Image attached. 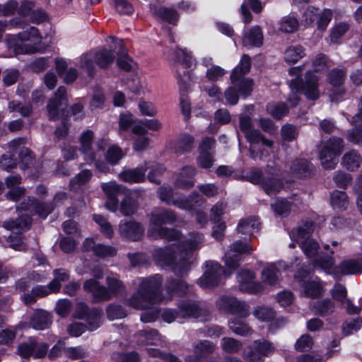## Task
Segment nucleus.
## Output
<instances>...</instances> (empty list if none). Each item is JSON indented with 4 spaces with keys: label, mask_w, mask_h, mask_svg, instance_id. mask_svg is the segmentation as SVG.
I'll return each instance as SVG.
<instances>
[{
    "label": "nucleus",
    "mask_w": 362,
    "mask_h": 362,
    "mask_svg": "<svg viewBox=\"0 0 362 362\" xmlns=\"http://www.w3.org/2000/svg\"><path fill=\"white\" fill-rule=\"evenodd\" d=\"M204 241L202 233L192 232L179 245L172 244L154 250L153 258L160 266H170L175 274L183 276L193 264L194 252L202 247Z\"/></svg>",
    "instance_id": "obj_1"
},
{
    "label": "nucleus",
    "mask_w": 362,
    "mask_h": 362,
    "mask_svg": "<svg viewBox=\"0 0 362 362\" xmlns=\"http://www.w3.org/2000/svg\"><path fill=\"white\" fill-rule=\"evenodd\" d=\"M162 283L163 278L160 274L134 279L132 285L136 291L126 300V305L136 310H145L153 304L162 302L164 300L160 295Z\"/></svg>",
    "instance_id": "obj_2"
},
{
    "label": "nucleus",
    "mask_w": 362,
    "mask_h": 362,
    "mask_svg": "<svg viewBox=\"0 0 362 362\" xmlns=\"http://www.w3.org/2000/svg\"><path fill=\"white\" fill-rule=\"evenodd\" d=\"M280 177V170L271 165H267L264 170L252 168L245 175L236 176L237 179L259 185L269 195L275 194L283 188L284 185Z\"/></svg>",
    "instance_id": "obj_3"
},
{
    "label": "nucleus",
    "mask_w": 362,
    "mask_h": 362,
    "mask_svg": "<svg viewBox=\"0 0 362 362\" xmlns=\"http://www.w3.org/2000/svg\"><path fill=\"white\" fill-rule=\"evenodd\" d=\"M54 209L52 203L40 202L35 199L28 198V203H23L22 206L18 208L21 217L16 220L7 221L4 223V227L8 230H25L30 228L31 218L23 211L35 212L42 218H45Z\"/></svg>",
    "instance_id": "obj_4"
},
{
    "label": "nucleus",
    "mask_w": 362,
    "mask_h": 362,
    "mask_svg": "<svg viewBox=\"0 0 362 362\" xmlns=\"http://www.w3.org/2000/svg\"><path fill=\"white\" fill-rule=\"evenodd\" d=\"M41 39L38 30L35 27H30L18 35H8L6 43L13 54H19L37 51V45L40 43Z\"/></svg>",
    "instance_id": "obj_5"
},
{
    "label": "nucleus",
    "mask_w": 362,
    "mask_h": 362,
    "mask_svg": "<svg viewBox=\"0 0 362 362\" xmlns=\"http://www.w3.org/2000/svg\"><path fill=\"white\" fill-rule=\"evenodd\" d=\"M344 140L341 138L332 136L322 143L320 151V160L325 170L334 169L337 163V158L344 150Z\"/></svg>",
    "instance_id": "obj_6"
},
{
    "label": "nucleus",
    "mask_w": 362,
    "mask_h": 362,
    "mask_svg": "<svg viewBox=\"0 0 362 362\" xmlns=\"http://www.w3.org/2000/svg\"><path fill=\"white\" fill-rule=\"evenodd\" d=\"M315 224L311 221H306L298 227L292 236L295 238L304 254L309 258L314 257L320 248L319 244L310 238L314 231Z\"/></svg>",
    "instance_id": "obj_7"
},
{
    "label": "nucleus",
    "mask_w": 362,
    "mask_h": 362,
    "mask_svg": "<svg viewBox=\"0 0 362 362\" xmlns=\"http://www.w3.org/2000/svg\"><path fill=\"white\" fill-rule=\"evenodd\" d=\"M251 68V60L248 55L243 54L240 64L235 67L231 75V83L238 88V92L245 96H247L252 90V80L245 78Z\"/></svg>",
    "instance_id": "obj_8"
},
{
    "label": "nucleus",
    "mask_w": 362,
    "mask_h": 362,
    "mask_svg": "<svg viewBox=\"0 0 362 362\" xmlns=\"http://www.w3.org/2000/svg\"><path fill=\"white\" fill-rule=\"evenodd\" d=\"M223 269L221 264L216 262L207 261L206 269L203 275L198 279V284L203 288H212L218 286L223 276H229L234 270Z\"/></svg>",
    "instance_id": "obj_9"
},
{
    "label": "nucleus",
    "mask_w": 362,
    "mask_h": 362,
    "mask_svg": "<svg viewBox=\"0 0 362 362\" xmlns=\"http://www.w3.org/2000/svg\"><path fill=\"white\" fill-rule=\"evenodd\" d=\"M252 250L253 248L250 245L240 240L233 243L223 257L226 267L228 269L235 270L241 261L240 255H250Z\"/></svg>",
    "instance_id": "obj_10"
},
{
    "label": "nucleus",
    "mask_w": 362,
    "mask_h": 362,
    "mask_svg": "<svg viewBox=\"0 0 362 362\" xmlns=\"http://www.w3.org/2000/svg\"><path fill=\"white\" fill-rule=\"evenodd\" d=\"M67 106L66 90L60 86L47 105V115L50 120H57L64 115V110Z\"/></svg>",
    "instance_id": "obj_11"
},
{
    "label": "nucleus",
    "mask_w": 362,
    "mask_h": 362,
    "mask_svg": "<svg viewBox=\"0 0 362 362\" xmlns=\"http://www.w3.org/2000/svg\"><path fill=\"white\" fill-rule=\"evenodd\" d=\"M158 198L168 205H173L177 208L190 210L193 205L191 201L184 195L174 193L169 187L162 186L157 191Z\"/></svg>",
    "instance_id": "obj_12"
},
{
    "label": "nucleus",
    "mask_w": 362,
    "mask_h": 362,
    "mask_svg": "<svg viewBox=\"0 0 362 362\" xmlns=\"http://www.w3.org/2000/svg\"><path fill=\"white\" fill-rule=\"evenodd\" d=\"M216 305L220 310L238 315L241 317L247 316L249 313L247 305L233 296L221 297L216 301Z\"/></svg>",
    "instance_id": "obj_13"
},
{
    "label": "nucleus",
    "mask_w": 362,
    "mask_h": 362,
    "mask_svg": "<svg viewBox=\"0 0 362 362\" xmlns=\"http://www.w3.org/2000/svg\"><path fill=\"white\" fill-rule=\"evenodd\" d=\"M177 305L183 320L206 317L208 315V311L194 300H182Z\"/></svg>",
    "instance_id": "obj_14"
},
{
    "label": "nucleus",
    "mask_w": 362,
    "mask_h": 362,
    "mask_svg": "<svg viewBox=\"0 0 362 362\" xmlns=\"http://www.w3.org/2000/svg\"><path fill=\"white\" fill-rule=\"evenodd\" d=\"M144 232V227L139 223L133 220L121 221L119 224L120 236L129 240H139L143 237Z\"/></svg>",
    "instance_id": "obj_15"
},
{
    "label": "nucleus",
    "mask_w": 362,
    "mask_h": 362,
    "mask_svg": "<svg viewBox=\"0 0 362 362\" xmlns=\"http://www.w3.org/2000/svg\"><path fill=\"white\" fill-rule=\"evenodd\" d=\"M85 291L91 294L94 303L108 301L111 300L109 290L98 280L90 279L86 280L83 286Z\"/></svg>",
    "instance_id": "obj_16"
},
{
    "label": "nucleus",
    "mask_w": 362,
    "mask_h": 362,
    "mask_svg": "<svg viewBox=\"0 0 362 362\" xmlns=\"http://www.w3.org/2000/svg\"><path fill=\"white\" fill-rule=\"evenodd\" d=\"M255 274L250 270H243L238 275L240 288L249 293L256 294L263 290L261 282L255 281Z\"/></svg>",
    "instance_id": "obj_17"
},
{
    "label": "nucleus",
    "mask_w": 362,
    "mask_h": 362,
    "mask_svg": "<svg viewBox=\"0 0 362 362\" xmlns=\"http://www.w3.org/2000/svg\"><path fill=\"white\" fill-rule=\"evenodd\" d=\"M319 77L311 71H307L305 76V83L302 81L301 92L305 97L312 100H316L320 98Z\"/></svg>",
    "instance_id": "obj_18"
},
{
    "label": "nucleus",
    "mask_w": 362,
    "mask_h": 362,
    "mask_svg": "<svg viewBox=\"0 0 362 362\" xmlns=\"http://www.w3.org/2000/svg\"><path fill=\"white\" fill-rule=\"evenodd\" d=\"M196 169L191 165L182 168L175 175L174 185L182 189H189L194 185V177L196 175Z\"/></svg>",
    "instance_id": "obj_19"
},
{
    "label": "nucleus",
    "mask_w": 362,
    "mask_h": 362,
    "mask_svg": "<svg viewBox=\"0 0 362 362\" xmlns=\"http://www.w3.org/2000/svg\"><path fill=\"white\" fill-rule=\"evenodd\" d=\"M176 221L175 214L168 209H163L159 212L151 214L148 229L163 228V224H172Z\"/></svg>",
    "instance_id": "obj_20"
},
{
    "label": "nucleus",
    "mask_w": 362,
    "mask_h": 362,
    "mask_svg": "<svg viewBox=\"0 0 362 362\" xmlns=\"http://www.w3.org/2000/svg\"><path fill=\"white\" fill-rule=\"evenodd\" d=\"M314 171L313 165L305 158H296L291 165V173L298 178L310 177Z\"/></svg>",
    "instance_id": "obj_21"
},
{
    "label": "nucleus",
    "mask_w": 362,
    "mask_h": 362,
    "mask_svg": "<svg viewBox=\"0 0 362 362\" xmlns=\"http://www.w3.org/2000/svg\"><path fill=\"white\" fill-rule=\"evenodd\" d=\"M93 139V132L91 130L84 132L81 137L80 150L84 156L87 164H91L96 159V151H91V145Z\"/></svg>",
    "instance_id": "obj_22"
},
{
    "label": "nucleus",
    "mask_w": 362,
    "mask_h": 362,
    "mask_svg": "<svg viewBox=\"0 0 362 362\" xmlns=\"http://www.w3.org/2000/svg\"><path fill=\"white\" fill-rule=\"evenodd\" d=\"M147 235L153 239H165L167 241L180 240L182 233L180 230L166 227L157 229H148Z\"/></svg>",
    "instance_id": "obj_23"
},
{
    "label": "nucleus",
    "mask_w": 362,
    "mask_h": 362,
    "mask_svg": "<svg viewBox=\"0 0 362 362\" xmlns=\"http://www.w3.org/2000/svg\"><path fill=\"white\" fill-rule=\"evenodd\" d=\"M147 168L144 166L138 167L133 169H127L121 172L118 177L125 182L140 183L145 180V174Z\"/></svg>",
    "instance_id": "obj_24"
},
{
    "label": "nucleus",
    "mask_w": 362,
    "mask_h": 362,
    "mask_svg": "<svg viewBox=\"0 0 362 362\" xmlns=\"http://www.w3.org/2000/svg\"><path fill=\"white\" fill-rule=\"evenodd\" d=\"M151 11L155 16L173 25H176L180 18L178 12L173 8L152 6Z\"/></svg>",
    "instance_id": "obj_25"
},
{
    "label": "nucleus",
    "mask_w": 362,
    "mask_h": 362,
    "mask_svg": "<svg viewBox=\"0 0 362 362\" xmlns=\"http://www.w3.org/2000/svg\"><path fill=\"white\" fill-rule=\"evenodd\" d=\"M52 322L51 315L44 310H37L30 319V325L35 329L49 328Z\"/></svg>",
    "instance_id": "obj_26"
},
{
    "label": "nucleus",
    "mask_w": 362,
    "mask_h": 362,
    "mask_svg": "<svg viewBox=\"0 0 362 362\" xmlns=\"http://www.w3.org/2000/svg\"><path fill=\"white\" fill-rule=\"evenodd\" d=\"M243 44L246 47H259L263 43V33L259 26L252 27L244 34Z\"/></svg>",
    "instance_id": "obj_27"
},
{
    "label": "nucleus",
    "mask_w": 362,
    "mask_h": 362,
    "mask_svg": "<svg viewBox=\"0 0 362 362\" xmlns=\"http://www.w3.org/2000/svg\"><path fill=\"white\" fill-rule=\"evenodd\" d=\"M280 271L275 263L267 265L261 274L262 283L274 286L279 282Z\"/></svg>",
    "instance_id": "obj_28"
},
{
    "label": "nucleus",
    "mask_w": 362,
    "mask_h": 362,
    "mask_svg": "<svg viewBox=\"0 0 362 362\" xmlns=\"http://www.w3.org/2000/svg\"><path fill=\"white\" fill-rule=\"evenodd\" d=\"M107 288L110 291V298L114 296L124 294L127 291L126 286L122 281H121L115 274H109L106 276Z\"/></svg>",
    "instance_id": "obj_29"
},
{
    "label": "nucleus",
    "mask_w": 362,
    "mask_h": 362,
    "mask_svg": "<svg viewBox=\"0 0 362 362\" xmlns=\"http://www.w3.org/2000/svg\"><path fill=\"white\" fill-rule=\"evenodd\" d=\"M362 163V158L356 150H351L344 154L341 165L348 170L354 171L358 169Z\"/></svg>",
    "instance_id": "obj_30"
},
{
    "label": "nucleus",
    "mask_w": 362,
    "mask_h": 362,
    "mask_svg": "<svg viewBox=\"0 0 362 362\" xmlns=\"http://www.w3.org/2000/svg\"><path fill=\"white\" fill-rule=\"evenodd\" d=\"M137 341L143 344H159L161 337L156 329H143L136 334Z\"/></svg>",
    "instance_id": "obj_31"
},
{
    "label": "nucleus",
    "mask_w": 362,
    "mask_h": 362,
    "mask_svg": "<svg viewBox=\"0 0 362 362\" xmlns=\"http://www.w3.org/2000/svg\"><path fill=\"white\" fill-rule=\"evenodd\" d=\"M346 76V71L343 69H334L329 72L327 75V81L333 87L337 88V94L341 95L344 93V89L341 87Z\"/></svg>",
    "instance_id": "obj_32"
},
{
    "label": "nucleus",
    "mask_w": 362,
    "mask_h": 362,
    "mask_svg": "<svg viewBox=\"0 0 362 362\" xmlns=\"http://www.w3.org/2000/svg\"><path fill=\"white\" fill-rule=\"evenodd\" d=\"M165 289L170 295L177 293L178 295H186L190 293V288L187 283L181 279H169L165 284Z\"/></svg>",
    "instance_id": "obj_33"
},
{
    "label": "nucleus",
    "mask_w": 362,
    "mask_h": 362,
    "mask_svg": "<svg viewBox=\"0 0 362 362\" xmlns=\"http://www.w3.org/2000/svg\"><path fill=\"white\" fill-rule=\"evenodd\" d=\"M330 203L334 209L346 210L349 205V199L344 191L334 190L330 196Z\"/></svg>",
    "instance_id": "obj_34"
},
{
    "label": "nucleus",
    "mask_w": 362,
    "mask_h": 362,
    "mask_svg": "<svg viewBox=\"0 0 362 362\" xmlns=\"http://www.w3.org/2000/svg\"><path fill=\"white\" fill-rule=\"evenodd\" d=\"M260 223L258 218L250 217L240 221L237 231L242 234L252 235L254 232L259 230Z\"/></svg>",
    "instance_id": "obj_35"
},
{
    "label": "nucleus",
    "mask_w": 362,
    "mask_h": 362,
    "mask_svg": "<svg viewBox=\"0 0 362 362\" xmlns=\"http://www.w3.org/2000/svg\"><path fill=\"white\" fill-rule=\"evenodd\" d=\"M194 143L193 136L188 134H182L175 144V152L177 153L190 152L193 148Z\"/></svg>",
    "instance_id": "obj_36"
},
{
    "label": "nucleus",
    "mask_w": 362,
    "mask_h": 362,
    "mask_svg": "<svg viewBox=\"0 0 362 362\" xmlns=\"http://www.w3.org/2000/svg\"><path fill=\"white\" fill-rule=\"evenodd\" d=\"M248 6L257 13H260L262 10V4L259 0H247V2H244L240 6V11L243 16V21L246 24L250 23L252 18L251 13L247 8Z\"/></svg>",
    "instance_id": "obj_37"
},
{
    "label": "nucleus",
    "mask_w": 362,
    "mask_h": 362,
    "mask_svg": "<svg viewBox=\"0 0 362 362\" xmlns=\"http://www.w3.org/2000/svg\"><path fill=\"white\" fill-rule=\"evenodd\" d=\"M215 344L210 341H199L194 345V354L197 359L204 358L215 351Z\"/></svg>",
    "instance_id": "obj_38"
},
{
    "label": "nucleus",
    "mask_w": 362,
    "mask_h": 362,
    "mask_svg": "<svg viewBox=\"0 0 362 362\" xmlns=\"http://www.w3.org/2000/svg\"><path fill=\"white\" fill-rule=\"evenodd\" d=\"M95 56V62L100 68H107L110 65L115 59L114 53L107 49H102L97 51H93Z\"/></svg>",
    "instance_id": "obj_39"
},
{
    "label": "nucleus",
    "mask_w": 362,
    "mask_h": 362,
    "mask_svg": "<svg viewBox=\"0 0 362 362\" xmlns=\"http://www.w3.org/2000/svg\"><path fill=\"white\" fill-rule=\"evenodd\" d=\"M245 134L246 139L250 144V146H257L261 143L262 145L270 148L273 146V141L272 140L267 139L257 129H252L251 130L247 131Z\"/></svg>",
    "instance_id": "obj_40"
},
{
    "label": "nucleus",
    "mask_w": 362,
    "mask_h": 362,
    "mask_svg": "<svg viewBox=\"0 0 362 362\" xmlns=\"http://www.w3.org/2000/svg\"><path fill=\"white\" fill-rule=\"evenodd\" d=\"M101 188L106 197H117L119 194H127L129 189L123 185L117 184L115 181L104 182L101 185Z\"/></svg>",
    "instance_id": "obj_41"
},
{
    "label": "nucleus",
    "mask_w": 362,
    "mask_h": 362,
    "mask_svg": "<svg viewBox=\"0 0 362 362\" xmlns=\"http://www.w3.org/2000/svg\"><path fill=\"white\" fill-rule=\"evenodd\" d=\"M266 110L274 119H281L288 114V107L283 102L272 103L267 105Z\"/></svg>",
    "instance_id": "obj_42"
},
{
    "label": "nucleus",
    "mask_w": 362,
    "mask_h": 362,
    "mask_svg": "<svg viewBox=\"0 0 362 362\" xmlns=\"http://www.w3.org/2000/svg\"><path fill=\"white\" fill-rule=\"evenodd\" d=\"M291 88V94L287 98L288 102L291 104V107H295L298 104L300 100L299 93L302 88V79L293 78L289 83Z\"/></svg>",
    "instance_id": "obj_43"
},
{
    "label": "nucleus",
    "mask_w": 362,
    "mask_h": 362,
    "mask_svg": "<svg viewBox=\"0 0 362 362\" xmlns=\"http://www.w3.org/2000/svg\"><path fill=\"white\" fill-rule=\"evenodd\" d=\"M230 329L236 334L248 336L252 333L251 327L240 319L234 318L228 322Z\"/></svg>",
    "instance_id": "obj_44"
},
{
    "label": "nucleus",
    "mask_w": 362,
    "mask_h": 362,
    "mask_svg": "<svg viewBox=\"0 0 362 362\" xmlns=\"http://www.w3.org/2000/svg\"><path fill=\"white\" fill-rule=\"evenodd\" d=\"M305 56V49L301 45L290 46L284 53L286 62L295 64Z\"/></svg>",
    "instance_id": "obj_45"
},
{
    "label": "nucleus",
    "mask_w": 362,
    "mask_h": 362,
    "mask_svg": "<svg viewBox=\"0 0 362 362\" xmlns=\"http://www.w3.org/2000/svg\"><path fill=\"white\" fill-rule=\"evenodd\" d=\"M340 271L344 275L361 272L362 262L355 259L344 260L340 264Z\"/></svg>",
    "instance_id": "obj_46"
},
{
    "label": "nucleus",
    "mask_w": 362,
    "mask_h": 362,
    "mask_svg": "<svg viewBox=\"0 0 362 362\" xmlns=\"http://www.w3.org/2000/svg\"><path fill=\"white\" fill-rule=\"evenodd\" d=\"M86 322L90 331L97 329L103 323L102 310L92 309L87 315Z\"/></svg>",
    "instance_id": "obj_47"
},
{
    "label": "nucleus",
    "mask_w": 362,
    "mask_h": 362,
    "mask_svg": "<svg viewBox=\"0 0 362 362\" xmlns=\"http://www.w3.org/2000/svg\"><path fill=\"white\" fill-rule=\"evenodd\" d=\"M95 56L93 51L82 54L79 59V66L86 70L89 76L93 77L95 71Z\"/></svg>",
    "instance_id": "obj_48"
},
{
    "label": "nucleus",
    "mask_w": 362,
    "mask_h": 362,
    "mask_svg": "<svg viewBox=\"0 0 362 362\" xmlns=\"http://www.w3.org/2000/svg\"><path fill=\"white\" fill-rule=\"evenodd\" d=\"M298 20L293 16H285L279 21V30L286 33H292L297 30Z\"/></svg>",
    "instance_id": "obj_49"
},
{
    "label": "nucleus",
    "mask_w": 362,
    "mask_h": 362,
    "mask_svg": "<svg viewBox=\"0 0 362 362\" xmlns=\"http://www.w3.org/2000/svg\"><path fill=\"white\" fill-rule=\"evenodd\" d=\"M222 350L228 354H234L239 351L242 347L240 341L231 337H223L221 341Z\"/></svg>",
    "instance_id": "obj_50"
},
{
    "label": "nucleus",
    "mask_w": 362,
    "mask_h": 362,
    "mask_svg": "<svg viewBox=\"0 0 362 362\" xmlns=\"http://www.w3.org/2000/svg\"><path fill=\"white\" fill-rule=\"evenodd\" d=\"M305 295L308 297H317L322 294V287L316 281H305L303 283Z\"/></svg>",
    "instance_id": "obj_51"
},
{
    "label": "nucleus",
    "mask_w": 362,
    "mask_h": 362,
    "mask_svg": "<svg viewBox=\"0 0 362 362\" xmlns=\"http://www.w3.org/2000/svg\"><path fill=\"white\" fill-rule=\"evenodd\" d=\"M275 213L280 216H286L291 210V203L285 199H278L271 205Z\"/></svg>",
    "instance_id": "obj_52"
},
{
    "label": "nucleus",
    "mask_w": 362,
    "mask_h": 362,
    "mask_svg": "<svg viewBox=\"0 0 362 362\" xmlns=\"http://www.w3.org/2000/svg\"><path fill=\"white\" fill-rule=\"evenodd\" d=\"M106 314L110 320L121 319L127 316V312L122 306L114 303H111L107 307Z\"/></svg>",
    "instance_id": "obj_53"
},
{
    "label": "nucleus",
    "mask_w": 362,
    "mask_h": 362,
    "mask_svg": "<svg viewBox=\"0 0 362 362\" xmlns=\"http://www.w3.org/2000/svg\"><path fill=\"white\" fill-rule=\"evenodd\" d=\"M33 293L38 298H44L51 293H57V286L55 283H49L47 285H38L33 288Z\"/></svg>",
    "instance_id": "obj_54"
},
{
    "label": "nucleus",
    "mask_w": 362,
    "mask_h": 362,
    "mask_svg": "<svg viewBox=\"0 0 362 362\" xmlns=\"http://www.w3.org/2000/svg\"><path fill=\"white\" fill-rule=\"evenodd\" d=\"M315 313L320 315H327L334 310V303L330 299H325L315 303L314 306Z\"/></svg>",
    "instance_id": "obj_55"
},
{
    "label": "nucleus",
    "mask_w": 362,
    "mask_h": 362,
    "mask_svg": "<svg viewBox=\"0 0 362 362\" xmlns=\"http://www.w3.org/2000/svg\"><path fill=\"white\" fill-rule=\"evenodd\" d=\"M124 153L122 149L115 145L108 148L105 158L107 161L111 165H116L124 157Z\"/></svg>",
    "instance_id": "obj_56"
},
{
    "label": "nucleus",
    "mask_w": 362,
    "mask_h": 362,
    "mask_svg": "<svg viewBox=\"0 0 362 362\" xmlns=\"http://www.w3.org/2000/svg\"><path fill=\"white\" fill-rule=\"evenodd\" d=\"M255 317L261 321H269L274 318L275 312L269 307L258 306L253 312Z\"/></svg>",
    "instance_id": "obj_57"
},
{
    "label": "nucleus",
    "mask_w": 362,
    "mask_h": 362,
    "mask_svg": "<svg viewBox=\"0 0 362 362\" xmlns=\"http://www.w3.org/2000/svg\"><path fill=\"white\" fill-rule=\"evenodd\" d=\"M92 173L89 170H83L77 174L70 182V186L72 189H76L78 186L84 185L88 182L92 177Z\"/></svg>",
    "instance_id": "obj_58"
},
{
    "label": "nucleus",
    "mask_w": 362,
    "mask_h": 362,
    "mask_svg": "<svg viewBox=\"0 0 362 362\" xmlns=\"http://www.w3.org/2000/svg\"><path fill=\"white\" fill-rule=\"evenodd\" d=\"M35 346V339L33 338L29 339L27 341L21 344L18 347V351L23 358L33 356Z\"/></svg>",
    "instance_id": "obj_59"
},
{
    "label": "nucleus",
    "mask_w": 362,
    "mask_h": 362,
    "mask_svg": "<svg viewBox=\"0 0 362 362\" xmlns=\"http://www.w3.org/2000/svg\"><path fill=\"white\" fill-rule=\"evenodd\" d=\"M313 344L312 337L308 334H303L296 342L295 349L298 351L304 352L309 351Z\"/></svg>",
    "instance_id": "obj_60"
},
{
    "label": "nucleus",
    "mask_w": 362,
    "mask_h": 362,
    "mask_svg": "<svg viewBox=\"0 0 362 362\" xmlns=\"http://www.w3.org/2000/svg\"><path fill=\"white\" fill-rule=\"evenodd\" d=\"M126 195V197L121 202L120 211L124 216H130L136 211L137 206L129 197V194Z\"/></svg>",
    "instance_id": "obj_61"
},
{
    "label": "nucleus",
    "mask_w": 362,
    "mask_h": 362,
    "mask_svg": "<svg viewBox=\"0 0 362 362\" xmlns=\"http://www.w3.org/2000/svg\"><path fill=\"white\" fill-rule=\"evenodd\" d=\"M214 152L199 153L197 158L198 165L204 169L210 168L214 165Z\"/></svg>",
    "instance_id": "obj_62"
},
{
    "label": "nucleus",
    "mask_w": 362,
    "mask_h": 362,
    "mask_svg": "<svg viewBox=\"0 0 362 362\" xmlns=\"http://www.w3.org/2000/svg\"><path fill=\"white\" fill-rule=\"evenodd\" d=\"M71 307L72 303L69 300L62 298L57 302L54 310L57 315L65 317L69 314Z\"/></svg>",
    "instance_id": "obj_63"
},
{
    "label": "nucleus",
    "mask_w": 362,
    "mask_h": 362,
    "mask_svg": "<svg viewBox=\"0 0 362 362\" xmlns=\"http://www.w3.org/2000/svg\"><path fill=\"white\" fill-rule=\"evenodd\" d=\"M226 74V71L224 69L214 65L207 69L206 77L211 81H216L221 79Z\"/></svg>",
    "instance_id": "obj_64"
}]
</instances>
